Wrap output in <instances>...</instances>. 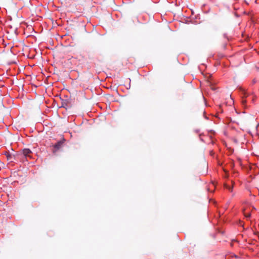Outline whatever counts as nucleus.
<instances>
[{
	"mask_svg": "<svg viewBox=\"0 0 259 259\" xmlns=\"http://www.w3.org/2000/svg\"><path fill=\"white\" fill-rule=\"evenodd\" d=\"M256 82V80L255 79H253V80H252V83L253 84L255 83Z\"/></svg>",
	"mask_w": 259,
	"mask_h": 259,
	"instance_id": "obj_7",
	"label": "nucleus"
},
{
	"mask_svg": "<svg viewBox=\"0 0 259 259\" xmlns=\"http://www.w3.org/2000/svg\"><path fill=\"white\" fill-rule=\"evenodd\" d=\"M225 189H227L229 192L233 193V186H230L227 184L224 185Z\"/></svg>",
	"mask_w": 259,
	"mask_h": 259,
	"instance_id": "obj_3",
	"label": "nucleus"
},
{
	"mask_svg": "<svg viewBox=\"0 0 259 259\" xmlns=\"http://www.w3.org/2000/svg\"><path fill=\"white\" fill-rule=\"evenodd\" d=\"M32 153L31 151L29 149H24L23 150V154L25 158H31V154Z\"/></svg>",
	"mask_w": 259,
	"mask_h": 259,
	"instance_id": "obj_2",
	"label": "nucleus"
},
{
	"mask_svg": "<svg viewBox=\"0 0 259 259\" xmlns=\"http://www.w3.org/2000/svg\"><path fill=\"white\" fill-rule=\"evenodd\" d=\"M243 214L244 217L247 219H249L251 217V213L249 212H246L245 210H243Z\"/></svg>",
	"mask_w": 259,
	"mask_h": 259,
	"instance_id": "obj_4",
	"label": "nucleus"
},
{
	"mask_svg": "<svg viewBox=\"0 0 259 259\" xmlns=\"http://www.w3.org/2000/svg\"><path fill=\"white\" fill-rule=\"evenodd\" d=\"M244 2L245 3V4H246L247 5H248L249 3L246 1H244Z\"/></svg>",
	"mask_w": 259,
	"mask_h": 259,
	"instance_id": "obj_8",
	"label": "nucleus"
},
{
	"mask_svg": "<svg viewBox=\"0 0 259 259\" xmlns=\"http://www.w3.org/2000/svg\"><path fill=\"white\" fill-rule=\"evenodd\" d=\"M209 85L212 90H215L216 88L214 87L212 82L211 81H209Z\"/></svg>",
	"mask_w": 259,
	"mask_h": 259,
	"instance_id": "obj_5",
	"label": "nucleus"
},
{
	"mask_svg": "<svg viewBox=\"0 0 259 259\" xmlns=\"http://www.w3.org/2000/svg\"><path fill=\"white\" fill-rule=\"evenodd\" d=\"M234 194H235L234 193H233V194H232V196H234Z\"/></svg>",
	"mask_w": 259,
	"mask_h": 259,
	"instance_id": "obj_10",
	"label": "nucleus"
},
{
	"mask_svg": "<svg viewBox=\"0 0 259 259\" xmlns=\"http://www.w3.org/2000/svg\"><path fill=\"white\" fill-rule=\"evenodd\" d=\"M64 139L62 140H60L58 141L56 143L52 146L53 149L52 151L53 153L56 152L58 150H59L63 146V144L64 142Z\"/></svg>",
	"mask_w": 259,
	"mask_h": 259,
	"instance_id": "obj_1",
	"label": "nucleus"
},
{
	"mask_svg": "<svg viewBox=\"0 0 259 259\" xmlns=\"http://www.w3.org/2000/svg\"><path fill=\"white\" fill-rule=\"evenodd\" d=\"M195 132H196V133H199V130H196L195 131Z\"/></svg>",
	"mask_w": 259,
	"mask_h": 259,
	"instance_id": "obj_9",
	"label": "nucleus"
},
{
	"mask_svg": "<svg viewBox=\"0 0 259 259\" xmlns=\"http://www.w3.org/2000/svg\"><path fill=\"white\" fill-rule=\"evenodd\" d=\"M231 100H232V99L231 98ZM232 101V102H233V101Z\"/></svg>",
	"mask_w": 259,
	"mask_h": 259,
	"instance_id": "obj_11",
	"label": "nucleus"
},
{
	"mask_svg": "<svg viewBox=\"0 0 259 259\" xmlns=\"http://www.w3.org/2000/svg\"><path fill=\"white\" fill-rule=\"evenodd\" d=\"M238 225H239V226H241V227H243V225H244V224H243V223L242 222L240 221V222H239V224H238Z\"/></svg>",
	"mask_w": 259,
	"mask_h": 259,
	"instance_id": "obj_6",
	"label": "nucleus"
}]
</instances>
